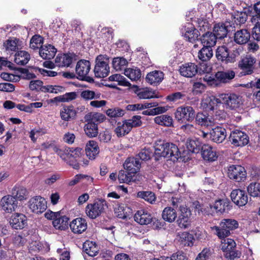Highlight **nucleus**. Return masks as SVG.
<instances>
[{
	"label": "nucleus",
	"instance_id": "obj_1",
	"mask_svg": "<svg viewBox=\"0 0 260 260\" xmlns=\"http://www.w3.org/2000/svg\"><path fill=\"white\" fill-rule=\"evenodd\" d=\"M82 153L81 148L69 147L64 150L61 149L62 156L60 157L74 169H78L79 167L78 161Z\"/></svg>",
	"mask_w": 260,
	"mask_h": 260
},
{
	"label": "nucleus",
	"instance_id": "obj_2",
	"mask_svg": "<svg viewBox=\"0 0 260 260\" xmlns=\"http://www.w3.org/2000/svg\"><path fill=\"white\" fill-rule=\"evenodd\" d=\"M107 207L105 200H98L93 203L87 204L85 207V214L89 218L95 219L105 212Z\"/></svg>",
	"mask_w": 260,
	"mask_h": 260
},
{
	"label": "nucleus",
	"instance_id": "obj_3",
	"mask_svg": "<svg viewBox=\"0 0 260 260\" xmlns=\"http://www.w3.org/2000/svg\"><path fill=\"white\" fill-rule=\"evenodd\" d=\"M238 226L237 221L234 219H225L219 224V226H214L212 230H215V234L220 238L223 239L230 234V231L235 229Z\"/></svg>",
	"mask_w": 260,
	"mask_h": 260
},
{
	"label": "nucleus",
	"instance_id": "obj_4",
	"mask_svg": "<svg viewBox=\"0 0 260 260\" xmlns=\"http://www.w3.org/2000/svg\"><path fill=\"white\" fill-rule=\"evenodd\" d=\"M175 118L179 122L192 121L196 116L194 109L189 106H181L178 107L174 113Z\"/></svg>",
	"mask_w": 260,
	"mask_h": 260
},
{
	"label": "nucleus",
	"instance_id": "obj_5",
	"mask_svg": "<svg viewBox=\"0 0 260 260\" xmlns=\"http://www.w3.org/2000/svg\"><path fill=\"white\" fill-rule=\"evenodd\" d=\"M94 69L95 76L98 78H104L108 76L110 72L109 58L107 55H100L96 58Z\"/></svg>",
	"mask_w": 260,
	"mask_h": 260
},
{
	"label": "nucleus",
	"instance_id": "obj_6",
	"mask_svg": "<svg viewBox=\"0 0 260 260\" xmlns=\"http://www.w3.org/2000/svg\"><path fill=\"white\" fill-rule=\"evenodd\" d=\"M219 100L221 103L230 109H237L243 104L242 97L235 93H222L219 94Z\"/></svg>",
	"mask_w": 260,
	"mask_h": 260
},
{
	"label": "nucleus",
	"instance_id": "obj_7",
	"mask_svg": "<svg viewBox=\"0 0 260 260\" xmlns=\"http://www.w3.org/2000/svg\"><path fill=\"white\" fill-rule=\"evenodd\" d=\"M201 108L204 110L210 113L214 112L217 108H224L221 101L219 100V95L218 98L214 96H206L204 97L201 101Z\"/></svg>",
	"mask_w": 260,
	"mask_h": 260
},
{
	"label": "nucleus",
	"instance_id": "obj_8",
	"mask_svg": "<svg viewBox=\"0 0 260 260\" xmlns=\"http://www.w3.org/2000/svg\"><path fill=\"white\" fill-rule=\"evenodd\" d=\"M28 207L34 213L40 214L46 210L47 202L44 198L41 196H36L29 200Z\"/></svg>",
	"mask_w": 260,
	"mask_h": 260
},
{
	"label": "nucleus",
	"instance_id": "obj_9",
	"mask_svg": "<svg viewBox=\"0 0 260 260\" xmlns=\"http://www.w3.org/2000/svg\"><path fill=\"white\" fill-rule=\"evenodd\" d=\"M180 214L177 220L178 226L182 229H187L190 226L192 222L191 213L186 207H180Z\"/></svg>",
	"mask_w": 260,
	"mask_h": 260
},
{
	"label": "nucleus",
	"instance_id": "obj_10",
	"mask_svg": "<svg viewBox=\"0 0 260 260\" xmlns=\"http://www.w3.org/2000/svg\"><path fill=\"white\" fill-rule=\"evenodd\" d=\"M228 175L231 179L237 182H241L245 180L246 172L244 167L241 166L232 165L229 167Z\"/></svg>",
	"mask_w": 260,
	"mask_h": 260
},
{
	"label": "nucleus",
	"instance_id": "obj_11",
	"mask_svg": "<svg viewBox=\"0 0 260 260\" xmlns=\"http://www.w3.org/2000/svg\"><path fill=\"white\" fill-rule=\"evenodd\" d=\"M230 141L236 147H242L248 144L249 139L245 133L236 130L231 133Z\"/></svg>",
	"mask_w": 260,
	"mask_h": 260
},
{
	"label": "nucleus",
	"instance_id": "obj_12",
	"mask_svg": "<svg viewBox=\"0 0 260 260\" xmlns=\"http://www.w3.org/2000/svg\"><path fill=\"white\" fill-rule=\"evenodd\" d=\"M255 62V58L250 55L242 58L238 64V67L242 70V75L251 74L253 72V66Z\"/></svg>",
	"mask_w": 260,
	"mask_h": 260
},
{
	"label": "nucleus",
	"instance_id": "obj_13",
	"mask_svg": "<svg viewBox=\"0 0 260 260\" xmlns=\"http://www.w3.org/2000/svg\"><path fill=\"white\" fill-rule=\"evenodd\" d=\"M17 200L11 195L3 197L0 201V205L2 209L7 213L15 211L17 207Z\"/></svg>",
	"mask_w": 260,
	"mask_h": 260
},
{
	"label": "nucleus",
	"instance_id": "obj_14",
	"mask_svg": "<svg viewBox=\"0 0 260 260\" xmlns=\"http://www.w3.org/2000/svg\"><path fill=\"white\" fill-rule=\"evenodd\" d=\"M75 70L76 74L78 75L77 78L80 80H84L90 70V62L84 59L78 61Z\"/></svg>",
	"mask_w": 260,
	"mask_h": 260
},
{
	"label": "nucleus",
	"instance_id": "obj_15",
	"mask_svg": "<svg viewBox=\"0 0 260 260\" xmlns=\"http://www.w3.org/2000/svg\"><path fill=\"white\" fill-rule=\"evenodd\" d=\"M76 60V55L73 53L60 54L56 57L55 63L58 67H69Z\"/></svg>",
	"mask_w": 260,
	"mask_h": 260
},
{
	"label": "nucleus",
	"instance_id": "obj_16",
	"mask_svg": "<svg viewBox=\"0 0 260 260\" xmlns=\"http://www.w3.org/2000/svg\"><path fill=\"white\" fill-rule=\"evenodd\" d=\"M70 227L73 233L81 234L85 232L87 228V221L83 218L78 217L70 222Z\"/></svg>",
	"mask_w": 260,
	"mask_h": 260
},
{
	"label": "nucleus",
	"instance_id": "obj_17",
	"mask_svg": "<svg viewBox=\"0 0 260 260\" xmlns=\"http://www.w3.org/2000/svg\"><path fill=\"white\" fill-rule=\"evenodd\" d=\"M232 201L239 206H243L248 202V196L245 191L237 189L233 190L231 193Z\"/></svg>",
	"mask_w": 260,
	"mask_h": 260
},
{
	"label": "nucleus",
	"instance_id": "obj_18",
	"mask_svg": "<svg viewBox=\"0 0 260 260\" xmlns=\"http://www.w3.org/2000/svg\"><path fill=\"white\" fill-rule=\"evenodd\" d=\"M179 71L181 76L187 78H192L198 72V66L194 63H186L179 67Z\"/></svg>",
	"mask_w": 260,
	"mask_h": 260
},
{
	"label": "nucleus",
	"instance_id": "obj_19",
	"mask_svg": "<svg viewBox=\"0 0 260 260\" xmlns=\"http://www.w3.org/2000/svg\"><path fill=\"white\" fill-rule=\"evenodd\" d=\"M27 218L23 214L16 213L12 215L10 224L15 229H22L26 225Z\"/></svg>",
	"mask_w": 260,
	"mask_h": 260
},
{
	"label": "nucleus",
	"instance_id": "obj_20",
	"mask_svg": "<svg viewBox=\"0 0 260 260\" xmlns=\"http://www.w3.org/2000/svg\"><path fill=\"white\" fill-rule=\"evenodd\" d=\"M210 138L213 141L217 143H220L226 138V130L223 127L216 126L210 131Z\"/></svg>",
	"mask_w": 260,
	"mask_h": 260
},
{
	"label": "nucleus",
	"instance_id": "obj_21",
	"mask_svg": "<svg viewBox=\"0 0 260 260\" xmlns=\"http://www.w3.org/2000/svg\"><path fill=\"white\" fill-rule=\"evenodd\" d=\"M123 166L129 173H137L141 168V164L138 158L129 157L125 161Z\"/></svg>",
	"mask_w": 260,
	"mask_h": 260
},
{
	"label": "nucleus",
	"instance_id": "obj_22",
	"mask_svg": "<svg viewBox=\"0 0 260 260\" xmlns=\"http://www.w3.org/2000/svg\"><path fill=\"white\" fill-rule=\"evenodd\" d=\"M134 219L137 222L142 225L148 224L152 221L151 214L144 210L138 211L135 214Z\"/></svg>",
	"mask_w": 260,
	"mask_h": 260
},
{
	"label": "nucleus",
	"instance_id": "obj_23",
	"mask_svg": "<svg viewBox=\"0 0 260 260\" xmlns=\"http://www.w3.org/2000/svg\"><path fill=\"white\" fill-rule=\"evenodd\" d=\"M230 24L228 23H218L216 24L213 28V34L217 39H222L227 35Z\"/></svg>",
	"mask_w": 260,
	"mask_h": 260
},
{
	"label": "nucleus",
	"instance_id": "obj_24",
	"mask_svg": "<svg viewBox=\"0 0 260 260\" xmlns=\"http://www.w3.org/2000/svg\"><path fill=\"white\" fill-rule=\"evenodd\" d=\"M56 51L57 49L53 46L49 44L42 46L40 49L39 54L42 58L49 60L54 57Z\"/></svg>",
	"mask_w": 260,
	"mask_h": 260
},
{
	"label": "nucleus",
	"instance_id": "obj_25",
	"mask_svg": "<svg viewBox=\"0 0 260 260\" xmlns=\"http://www.w3.org/2000/svg\"><path fill=\"white\" fill-rule=\"evenodd\" d=\"M202 155L203 158L209 161H214L217 158L216 152L208 144H204L202 147Z\"/></svg>",
	"mask_w": 260,
	"mask_h": 260
},
{
	"label": "nucleus",
	"instance_id": "obj_26",
	"mask_svg": "<svg viewBox=\"0 0 260 260\" xmlns=\"http://www.w3.org/2000/svg\"><path fill=\"white\" fill-rule=\"evenodd\" d=\"M250 37V32L246 29H242L235 33L234 41L237 44L243 45L248 42Z\"/></svg>",
	"mask_w": 260,
	"mask_h": 260
},
{
	"label": "nucleus",
	"instance_id": "obj_27",
	"mask_svg": "<svg viewBox=\"0 0 260 260\" xmlns=\"http://www.w3.org/2000/svg\"><path fill=\"white\" fill-rule=\"evenodd\" d=\"M85 152L89 159H94L99 153V148L97 143L92 140L89 141L86 145Z\"/></svg>",
	"mask_w": 260,
	"mask_h": 260
},
{
	"label": "nucleus",
	"instance_id": "obj_28",
	"mask_svg": "<svg viewBox=\"0 0 260 260\" xmlns=\"http://www.w3.org/2000/svg\"><path fill=\"white\" fill-rule=\"evenodd\" d=\"M161 217L165 221L172 223L177 217V211L172 207H166L162 211Z\"/></svg>",
	"mask_w": 260,
	"mask_h": 260
},
{
	"label": "nucleus",
	"instance_id": "obj_29",
	"mask_svg": "<svg viewBox=\"0 0 260 260\" xmlns=\"http://www.w3.org/2000/svg\"><path fill=\"white\" fill-rule=\"evenodd\" d=\"M217 39L212 32L207 31L202 36L201 41L203 46L212 48L215 45Z\"/></svg>",
	"mask_w": 260,
	"mask_h": 260
},
{
	"label": "nucleus",
	"instance_id": "obj_30",
	"mask_svg": "<svg viewBox=\"0 0 260 260\" xmlns=\"http://www.w3.org/2000/svg\"><path fill=\"white\" fill-rule=\"evenodd\" d=\"M196 121L198 124L205 126H212L214 124V120L211 115H206L203 113H198L196 116Z\"/></svg>",
	"mask_w": 260,
	"mask_h": 260
},
{
	"label": "nucleus",
	"instance_id": "obj_31",
	"mask_svg": "<svg viewBox=\"0 0 260 260\" xmlns=\"http://www.w3.org/2000/svg\"><path fill=\"white\" fill-rule=\"evenodd\" d=\"M215 56L218 60L229 63L230 49L225 46H219L216 49Z\"/></svg>",
	"mask_w": 260,
	"mask_h": 260
},
{
	"label": "nucleus",
	"instance_id": "obj_32",
	"mask_svg": "<svg viewBox=\"0 0 260 260\" xmlns=\"http://www.w3.org/2000/svg\"><path fill=\"white\" fill-rule=\"evenodd\" d=\"M164 76V74L161 71H154L147 75L146 80L150 84H155L161 82Z\"/></svg>",
	"mask_w": 260,
	"mask_h": 260
},
{
	"label": "nucleus",
	"instance_id": "obj_33",
	"mask_svg": "<svg viewBox=\"0 0 260 260\" xmlns=\"http://www.w3.org/2000/svg\"><path fill=\"white\" fill-rule=\"evenodd\" d=\"M110 81H114L117 83H111L108 84V86L112 88H116L117 85L127 86L129 85V83L126 80V79L122 76L119 74H114L110 76L109 77Z\"/></svg>",
	"mask_w": 260,
	"mask_h": 260
},
{
	"label": "nucleus",
	"instance_id": "obj_34",
	"mask_svg": "<svg viewBox=\"0 0 260 260\" xmlns=\"http://www.w3.org/2000/svg\"><path fill=\"white\" fill-rule=\"evenodd\" d=\"M76 114V110L72 106L63 107L60 111V116L62 120L68 121L74 118Z\"/></svg>",
	"mask_w": 260,
	"mask_h": 260
},
{
	"label": "nucleus",
	"instance_id": "obj_35",
	"mask_svg": "<svg viewBox=\"0 0 260 260\" xmlns=\"http://www.w3.org/2000/svg\"><path fill=\"white\" fill-rule=\"evenodd\" d=\"M135 92L141 99H147L155 97V92L148 88H139L137 86H134Z\"/></svg>",
	"mask_w": 260,
	"mask_h": 260
},
{
	"label": "nucleus",
	"instance_id": "obj_36",
	"mask_svg": "<svg viewBox=\"0 0 260 260\" xmlns=\"http://www.w3.org/2000/svg\"><path fill=\"white\" fill-rule=\"evenodd\" d=\"M188 25L187 28H186V26H185L184 29L185 31L184 37L189 42H193L198 39L199 35V32L191 24L188 23Z\"/></svg>",
	"mask_w": 260,
	"mask_h": 260
},
{
	"label": "nucleus",
	"instance_id": "obj_37",
	"mask_svg": "<svg viewBox=\"0 0 260 260\" xmlns=\"http://www.w3.org/2000/svg\"><path fill=\"white\" fill-rule=\"evenodd\" d=\"M210 208H213L216 213H222L229 209V202L224 200H219L215 202L213 206L210 205Z\"/></svg>",
	"mask_w": 260,
	"mask_h": 260
},
{
	"label": "nucleus",
	"instance_id": "obj_38",
	"mask_svg": "<svg viewBox=\"0 0 260 260\" xmlns=\"http://www.w3.org/2000/svg\"><path fill=\"white\" fill-rule=\"evenodd\" d=\"M83 249L85 252L91 256L96 255L99 251V248L95 242L87 241L83 245Z\"/></svg>",
	"mask_w": 260,
	"mask_h": 260
},
{
	"label": "nucleus",
	"instance_id": "obj_39",
	"mask_svg": "<svg viewBox=\"0 0 260 260\" xmlns=\"http://www.w3.org/2000/svg\"><path fill=\"white\" fill-rule=\"evenodd\" d=\"M30 59L29 54L25 51L17 52L15 55L14 61L18 65L23 66L26 64Z\"/></svg>",
	"mask_w": 260,
	"mask_h": 260
},
{
	"label": "nucleus",
	"instance_id": "obj_40",
	"mask_svg": "<svg viewBox=\"0 0 260 260\" xmlns=\"http://www.w3.org/2000/svg\"><path fill=\"white\" fill-rule=\"evenodd\" d=\"M235 77V73L233 71L218 72L215 74V78L218 83H226Z\"/></svg>",
	"mask_w": 260,
	"mask_h": 260
},
{
	"label": "nucleus",
	"instance_id": "obj_41",
	"mask_svg": "<svg viewBox=\"0 0 260 260\" xmlns=\"http://www.w3.org/2000/svg\"><path fill=\"white\" fill-rule=\"evenodd\" d=\"M131 131L126 121H123L118 122L114 132L118 137H121L128 134Z\"/></svg>",
	"mask_w": 260,
	"mask_h": 260
},
{
	"label": "nucleus",
	"instance_id": "obj_42",
	"mask_svg": "<svg viewBox=\"0 0 260 260\" xmlns=\"http://www.w3.org/2000/svg\"><path fill=\"white\" fill-rule=\"evenodd\" d=\"M154 122L159 125L165 126H171L173 125V120L171 116L168 115H161L154 119Z\"/></svg>",
	"mask_w": 260,
	"mask_h": 260
},
{
	"label": "nucleus",
	"instance_id": "obj_43",
	"mask_svg": "<svg viewBox=\"0 0 260 260\" xmlns=\"http://www.w3.org/2000/svg\"><path fill=\"white\" fill-rule=\"evenodd\" d=\"M212 48L211 47L203 46L202 49L198 53L199 58L203 61H207L213 56Z\"/></svg>",
	"mask_w": 260,
	"mask_h": 260
},
{
	"label": "nucleus",
	"instance_id": "obj_44",
	"mask_svg": "<svg viewBox=\"0 0 260 260\" xmlns=\"http://www.w3.org/2000/svg\"><path fill=\"white\" fill-rule=\"evenodd\" d=\"M68 220L67 217L63 216L54 219L52 224L56 229L64 230L68 228Z\"/></svg>",
	"mask_w": 260,
	"mask_h": 260
},
{
	"label": "nucleus",
	"instance_id": "obj_45",
	"mask_svg": "<svg viewBox=\"0 0 260 260\" xmlns=\"http://www.w3.org/2000/svg\"><path fill=\"white\" fill-rule=\"evenodd\" d=\"M19 46V40L14 38L7 40L4 43L6 50L9 52L16 51Z\"/></svg>",
	"mask_w": 260,
	"mask_h": 260
},
{
	"label": "nucleus",
	"instance_id": "obj_46",
	"mask_svg": "<svg viewBox=\"0 0 260 260\" xmlns=\"http://www.w3.org/2000/svg\"><path fill=\"white\" fill-rule=\"evenodd\" d=\"M165 152L168 153V158L174 156L177 158L179 155V151L177 146L170 143H165Z\"/></svg>",
	"mask_w": 260,
	"mask_h": 260
},
{
	"label": "nucleus",
	"instance_id": "obj_47",
	"mask_svg": "<svg viewBox=\"0 0 260 260\" xmlns=\"http://www.w3.org/2000/svg\"><path fill=\"white\" fill-rule=\"evenodd\" d=\"M27 192L26 189L21 186H15L12 190V196L14 198L19 201L26 199Z\"/></svg>",
	"mask_w": 260,
	"mask_h": 260
},
{
	"label": "nucleus",
	"instance_id": "obj_48",
	"mask_svg": "<svg viewBox=\"0 0 260 260\" xmlns=\"http://www.w3.org/2000/svg\"><path fill=\"white\" fill-rule=\"evenodd\" d=\"M84 131L86 135L89 137L96 136L98 134L97 124L88 121V123L84 126Z\"/></svg>",
	"mask_w": 260,
	"mask_h": 260
},
{
	"label": "nucleus",
	"instance_id": "obj_49",
	"mask_svg": "<svg viewBox=\"0 0 260 260\" xmlns=\"http://www.w3.org/2000/svg\"><path fill=\"white\" fill-rule=\"evenodd\" d=\"M124 73L126 77L133 81L139 79L141 76V71L137 68L126 69Z\"/></svg>",
	"mask_w": 260,
	"mask_h": 260
},
{
	"label": "nucleus",
	"instance_id": "obj_50",
	"mask_svg": "<svg viewBox=\"0 0 260 260\" xmlns=\"http://www.w3.org/2000/svg\"><path fill=\"white\" fill-rule=\"evenodd\" d=\"M243 49L242 47L238 46L236 45L230 49V56H229V61L234 62L236 58L238 57L243 52Z\"/></svg>",
	"mask_w": 260,
	"mask_h": 260
},
{
	"label": "nucleus",
	"instance_id": "obj_51",
	"mask_svg": "<svg viewBox=\"0 0 260 260\" xmlns=\"http://www.w3.org/2000/svg\"><path fill=\"white\" fill-rule=\"evenodd\" d=\"M137 197L144 199L151 204H154L156 200L155 195L152 191H140L137 193Z\"/></svg>",
	"mask_w": 260,
	"mask_h": 260
},
{
	"label": "nucleus",
	"instance_id": "obj_52",
	"mask_svg": "<svg viewBox=\"0 0 260 260\" xmlns=\"http://www.w3.org/2000/svg\"><path fill=\"white\" fill-rule=\"evenodd\" d=\"M85 118L86 121H89L90 122L101 123L105 120V116L100 113H90L86 115Z\"/></svg>",
	"mask_w": 260,
	"mask_h": 260
},
{
	"label": "nucleus",
	"instance_id": "obj_53",
	"mask_svg": "<svg viewBox=\"0 0 260 260\" xmlns=\"http://www.w3.org/2000/svg\"><path fill=\"white\" fill-rule=\"evenodd\" d=\"M101 94L99 92L88 89L82 91L81 96L85 100H98L101 98Z\"/></svg>",
	"mask_w": 260,
	"mask_h": 260
},
{
	"label": "nucleus",
	"instance_id": "obj_54",
	"mask_svg": "<svg viewBox=\"0 0 260 260\" xmlns=\"http://www.w3.org/2000/svg\"><path fill=\"white\" fill-rule=\"evenodd\" d=\"M247 191L252 197L260 196V183L256 182L251 183L247 187Z\"/></svg>",
	"mask_w": 260,
	"mask_h": 260
},
{
	"label": "nucleus",
	"instance_id": "obj_55",
	"mask_svg": "<svg viewBox=\"0 0 260 260\" xmlns=\"http://www.w3.org/2000/svg\"><path fill=\"white\" fill-rule=\"evenodd\" d=\"M127 63V61L123 57H115L113 60V67L116 71H120L124 68Z\"/></svg>",
	"mask_w": 260,
	"mask_h": 260
},
{
	"label": "nucleus",
	"instance_id": "obj_56",
	"mask_svg": "<svg viewBox=\"0 0 260 260\" xmlns=\"http://www.w3.org/2000/svg\"><path fill=\"white\" fill-rule=\"evenodd\" d=\"M210 115L214 120L215 123L217 120L220 121L224 119L226 117V113L223 110V108H217V110H215L214 112H211Z\"/></svg>",
	"mask_w": 260,
	"mask_h": 260
},
{
	"label": "nucleus",
	"instance_id": "obj_57",
	"mask_svg": "<svg viewBox=\"0 0 260 260\" xmlns=\"http://www.w3.org/2000/svg\"><path fill=\"white\" fill-rule=\"evenodd\" d=\"M235 247L236 243L232 239L228 238L221 241V249L224 253L232 249L235 248Z\"/></svg>",
	"mask_w": 260,
	"mask_h": 260
},
{
	"label": "nucleus",
	"instance_id": "obj_58",
	"mask_svg": "<svg viewBox=\"0 0 260 260\" xmlns=\"http://www.w3.org/2000/svg\"><path fill=\"white\" fill-rule=\"evenodd\" d=\"M154 154L156 157H168V153L165 152L164 142H159L156 144Z\"/></svg>",
	"mask_w": 260,
	"mask_h": 260
},
{
	"label": "nucleus",
	"instance_id": "obj_59",
	"mask_svg": "<svg viewBox=\"0 0 260 260\" xmlns=\"http://www.w3.org/2000/svg\"><path fill=\"white\" fill-rule=\"evenodd\" d=\"M256 19L255 18L251 19V22L254 24L252 28V36L254 39L260 41V21Z\"/></svg>",
	"mask_w": 260,
	"mask_h": 260
},
{
	"label": "nucleus",
	"instance_id": "obj_60",
	"mask_svg": "<svg viewBox=\"0 0 260 260\" xmlns=\"http://www.w3.org/2000/svg\"><path fill=\"white\" fill-rule=\"evenodd\" d=\"M168 110L166 107L159 106L150 110L143 111L142 114L145 115H155L166 112Z\"/></svg>",
	"mask_w": 260,
	"mask_h": 260
},
{
	"label": "nucleus",
	"instance_id": "obj_61",
	"mask_svg": "<svg viewBox=\"0 0 260 260\" xmlns=\"http://www.w3.org/2000/svg\"><path fill=\"white\" fill-rule=\"evenodd\" d=\"M131 174L128 171L121 170L119 172L118 179L120 183H129L132 182Z\"/></svg>",
	"mask_w": 260,
	"mask_h": 260
},
{
	"label": "nucleus",
	"instance_id": "obj_62",
	"mask_svg": "<svg viewBox=\"0 0 260 260\" xmlns=\"http://www.w3.org/2000/svg\"><path fill=\"white\" fill-rule=\"evenodd\" d=\"M186 147L191 152L196 153L200 149V142L198 140H188L186 142Z\"/></svg>",
	"mask_w": 260,
	"mask_h": 260
},
{
	"label": "nucleus",
	"instance_id": "obj_63",
	"mask_svg": "<svg viewBox=\"0 0 260 260\" xmlns=\"http://www.w3.org/2000/svg\"><path fill=\"white\" fill-rule=\"evenodd\" d=\"M141 117L139 115L134 116L131 119L125 120L131 130L133 127L139 126L142 124Z\"/></svg>",
	"mask_w": 260,
	"mask_h": 260
},
{
	"label": "nucleus",
	"instance_id": "obj_64",
	"mask_svg": "<svg viewBox=\"0 0 260 260\" xmlns=\"http://www.w3.org/2000/svg\"><path fill=\"white\" fill-rule=\"evenodd\" d=\"M43 38L39 35L34 36L30 41V48L33 49H38L43 44Z\"/></svg>",
	"mask_w": 260,
	"mask_h": 260
}]
</instances>
